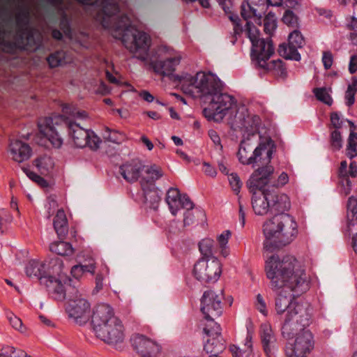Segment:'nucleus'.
<instances>
[{
  "mask_svg": "<svg viewBox=\"0 0 357 357\" xmlns=\"http://www.w3.org/2000/svg\"><path fill=\"white\" fill-rule=\"evenodd\" d=\"M265 271L271 289L280 291L275 298L276 312H286L281 327V334L287 340L285 357H308L315 345L314 335L307 328L312 321V308L309 303L282 292L285 289L297 295L306 292L310 287V277L293 255L271 256L266 261Z\"/></svg>",
  "mask_w": 357,
  "mask_h": 357,
  "instance_id": "obj_1",
  "label": "nucleus"
},
{
  "mask_svg": "<svg viewBox=\"0 0 357 357\" xmlns=\"http://www.w3.org/2000/svg\"><path fill=\"white\" fill-rule=\"evenodd\" d=\"M118 10L116 3L107 0L103 3L101 12L96 15V21L105 29H109L114 38L121 40L134 57L144 61H147L151 44L150 36L132 26L126 16L115 20L112 26L111 23L114 20V15Z\"/></svg>",
  "mask_w": 357,
  "mask_h": 357,
  "instance_id": "obj_2",
  "label": "nucleus"
},
{
  "mask_svg": "<svg viewBox=\"0 0 357 357\" xmlns=\"http://www.w3.org/2000/svg\"><path fill=\"white\" fill-rule=\"evenodd\" d=\"M264 249L272 251L292 242L298 234L297 224L287 213L275 214L263 222Z\"/></svg>",
  "mask_w": 357,
  "mask_h": 357,
  "instance_id": "obj_3",
  "label": "nucleus"
},
{
  "mask_svg": "<svg viewBox=\"0 0 357 357\" xmlns=\"http://www.w3.org/2000/svg\"><path fill=\"white\" fill-rule=\"evenodd\" d=\"M62 112L63 116L45 117L40 119L38 124L40 133L51 143L53 147L56 149L61 148L63 143V138L61 133L62 122L66 120V123L68 125L69 121L73 122L71 119H84L87 117V113L85 111L79 110L73 105H63Z\"/></svg>",
  "mask_w": 357,
  "mask_h": 357,
  "instance_id": "obj_4",
  "label": "nucleus"
},
{
  "mask_svg": "<svg viewBox=\"0 0 357 357\" xmlns=\"http://www.w3.org/2000/svg\"><path fill=\"white\" fill-rule=\"evenodd\" d=\"M222 89L221 81L212 73L199 72L195 76L184 77L181 79V89L185 93L205 101H209Z\"/></svg>",
  "mask_w": 357,
  "mask_h": 357,
  "instance_id": "obj_5",
  "label": "nucleus"
},
{
  "mask_svg": "<svg viewBox=\"0 0 357 357\" xmlns=\"http://www.w3.org/2000/svg\"><path fill=\"white\" fill-rule=\"evenodd\" d=\"M273 150L265 144L257 146L249 137L243 139L239 145L237 157L243 165H256L259 162H270L272 159Z\"/></svg>",
  "mask_w": 357,
  "mask_h": 357,
  "instance_id": "obj_6",
  "label": "nucleus"
},
{
  "mask_svg": "<svg viewBox=\"0 0 357 357\" xmlns=\"http://www.w3.org/2000/svg\"><path fill=\"white\" fill-rule=\"evenodd\" d=\"M165 201L169 206L172 215H176L181 208H185L183 224L188 226L195 222V217L203 216L200 211H192L194 204L190 199L186 195H181L178 188H171L166 194Z\"/></svg>",
  "mask_w": 357,
  "mask_h": 357,
  "instance_id": "obj_7",
  "label": "nucleus"
},
{
  "mask_svg": "<svg viewBox=\"0 0 357 357\" xmlns=\"http://www.w3.org/2000/svg\"><path fill=\"white\" fill-rule=\"evenodd\" d=\"M208 102V107L205 108L203 113L208 120L215 121L222 120L225 114L236 106L235 98L227 93H222V91L217 93Z\"/></svg>",
  "mask_w": 357,
  "mask_h": 357,
  "instance_id": "obj_8",
  "label": "nucleus"
},
{
  "mask_svg": "<svg viewBox=\"0 0 357 357\" xmlns=\"http://www.w3.org/2000/svg\"><path fill=\"white\" fill-rule=\"evenodd\" d=\"M156 53L162 60L153 64L154 71L163 76L172 75L181 62V54L174 48L167 45H160Z\"/></svg>",
  "mask_w": 357,
  "mask_h": 357,
  "instance_id": "obj_9",
  "label": "nucleus"
},
{
  "mask_svg": "<svg viewBox=\"0 0 357 357\" xmlns=\"http://www.w3.org/2000/svg\"><path fill=\"white\" fill-rule=\"evenodd\" d=\"M63 261L59 258H53L45 261L32 260L25 268L28 277L36 278L43 284L50 274H59L61 272Z\"/></svg>",
  "mask_w": 357,
  "mask_h": 357,
  "instance_id": "obj_10",
  "label": "nucleus"
},
{
  "mask_svg": "<svg viewBox=\"0 0 357 357\" xmlns=\"http://www.w3.org/2000/svg\"><path fill=\"white\" fill-rule=\"evenodd\" d=\"M193 273L202 283H213L222 273V265L216 257L202 258L195 264Z\"/></svg>",
  "mask_w": 357,
  "mask_h": 357,
  "instance_id": "obj_11",
  "label": "nucleus"
},
{
  "mask_svg": "<svg viewBox=\"0 0 357 357\" xmlns=\"http://www.w3.org/2000/svg\"><path fill=\"white\" fill-rule=\"evenodd\" d=\"M68 127L75 146L77 148L88 146L93 151L100 148L102 141L93 131L84 129L77 123L71 121L68 123Z\"/></svg>",
  "mask_w": 357,
  "mask_h": 357,
  "instance_id": "obj_12",
  "label": "nucleus"
},
{
  "mask_svg": "<svg viewBox=\"0 0 357 357\" xmlns=\"http://www.w3.org/2000/svg\"><path fill=\"white\" fill-rule=\"evenodd\" d=\"M270 162H259L261 165L256 169L250 176L247 186L249 191L254 190H270L269 187L271 185L274 178L275 169Z\"/></svg>",
  "mask_w": 357,
  "mask_h": 357,
  "instance_id": "obj_13",
  "label": "nucleus"
},
{
  "mask_svg": "<svg viewBox=\"0 0 357 357\" xmlns=\"http://www.w3.org/2000/svg\"><path fill=\"white\" fill-rule=\"evenodd\" d=\"M222 298L221 292L217 293L209 290L204 293L201 300V310L206 319L208 321V324L222 314Z\"/></svg>",
  "mask_w": 357,
  "mask_h": 357,
  "instance_id": "obj_14",
  "label": "nucleus"
},
{
  "mask_svg": "<svg viewBox=\"0 0 357 357\" xmlns=\"http://www.w3.org/2000/svg\"><path fill=\"white\" fill-rule=\"evenodd\" d=\"M134 351L139 357H156L161 351L160 345L142 334H135L130 339Z\"/></svg>",
  "mask_w": 357,
  "mask_h": 357,
  "instance_id": "obj_15",
  "label": "nucleus"
},
{
  "mask_svg": "<svg viewBox=\"0 0 357 357\" xmlns=\"http://www.w3.org/2000/svg\"><path fill=\"white\" fill-rule=\"evenodd\" d=\"M119 318L115 314L113 307L106 303L98 305L91 317V323L95 333L104 328L110 326L112 322H115Z\"/></svg>",
  "mask_w": 357,
  "mask_h": 357,
  "instance_id": "obj_16",
  "label": "nucleus"
},
{
  "mask_svg": "<svg viewBox=\"0 0 357 357\" xmlns=\"http://www.w3.org/2000/svg\"><path fill=\"white\" fill-rule=\"evenodd\" d=\"M205 334L208 339L204 348L208 353L213 354V357L217 356L215 354L224 350L225 345V341L220 333V326L214 321H211L206 324L204 328Z\"/></svg>",
  "mask_w": 357,
  "mask_h": 357,
  "instance_id": "obj_17",
  "label": "nucleus"
},
{
  "mask_svg": "<svg viewBox=\"0 0 357 357\" xmlns=\"http://www.w3.org/2000/svg\"><path fill=\"white\" fill-rule=\"evenodd\" d=\"M305 43L304 38L298 30H294L289 33L288 37V45L282 44L278 47L279 54L287 59L299 61L301 55L298 52Z\"/></svg>",
  "mask_w": 357,
  "mask_h": 357,
  "instance_id": "obj_18",
  "label": "nucleus"
},
{
  "mask_svg": "<svg viewBox=\"0 0 357 357\" xmlns=\"http://www.w3.org/2000/svg\"><path fill=\"white\" fill-rule=\"evenodd\" d=\"M95 334L98 338L112 346L122 343L125 339L124 326L120 319Z\"/></svg>",
  "mask_w": 357,
  "mask_h": 357,
  "instance_id": "obj_19",
  "label": "nucleus"
},
{
  "mask_svg": "<svg viewBox=\"0 0 357 357\" xmlns=\"http://www.w3.org/2000/svg\"><path fill=\"white\" fill-rule=\"evenodd\" d=\"M69 317L78 324H86L91 316L90 303L84 298L70 301L67 307Z\"/></svg>",
  "mask_w": 357,
  "mask_h": 357,
  "instance_id": "obj_20",
  "label": "nucleus"
},
{
  "mask_svg": "<svg viewBox=\"0 0 357 357\" xmlns=\"http://www.w3.org/2000/svg\"><path fill=\"white\" fill-rule=\"evenodd\" d=\"M234 130H239L248 135L254 134L258 129L259 118L257 116L245 115L243 112L238 113L234 120L230 122Z\"/></svg>",
  "mask_w": 357,
  "mask_h": 357,
  "instance_id": "obj_21",
  "label": "nucleus"
},
{
  "mask_svg": "<svg viewBox=\"0 0 357 357\" xmlns=\"http://www.w3.org/2000/svg\"><path fill=\"white\" fill-rule=\"evenodd\" d=\"M268 0H245L241 5V16L248 20L256 17L259 25L261 24V17L267 9Z\"/></svg>",
  "mask_w": 357,
  "mask_h": 357,
  "instance_id": "obj_22",
  "label": "nucleus"
},
{
  "mask_svg": "<svg viewBox=\"0 0 357 357\" xmlns=\"http://www.w3.org/2000/svg\"><path fill=\"white\" fill-rule=\"evenodd\" d=\"M145 165L139 159H133L122 164L119 173L128 183H132L142 179Z\"/></svg>",
  "mask_w": 357,
  "mask_h": 357,
  "instance_id": "obj_23",
  "label": "nucleus"
},
{
  "mask_svg": "<svg viewBox=\"0 0 357 357\" xmlns=\"http://www.w3.org/2000/svg\"><path fill=\"white\" fill-rule=\"evenodd\" d=\"M273 53L274 48L270 40L262 39L252 45V57L259 67L265 66L266 62Z\"/></svg>",
  "mask_w": 357,
  "mask_h": 357,
  "instance_id": "obj_24",
  "label": "nucleus"
},
{
  "mask_svg": "<svg viewBox=\"0 0 357 357\" xmlns=\"http://www.w3.org/2000/svg\"><path fill=\"white\" fill-rule=\"evenodd\" d=\"M63 266L61 267V272L59 274H50L46 281L43 283L53 294L55 299L61 300L65 298L64 284L68 280V277L63 271Z\"/></svg>",
  "mask_w": 357,
  "mask_h": 357,
  "instance_id": "obj_25",
  "label": "nucleus"
},
{
  "mask_svg": "<svg viewBox=\"0 0 357 357\" xmlns=\"http://www.w3.org/2000/svg\"><path fill=\"white\" fill-rule=\"evenodd\" d=\"M8 152L11 159L17 163L28 160L32 155V149L29 144L20 139L10 141Z\"/></svg>",
  "mask_w": 357,
  "mask_h": 357,
  "instance_id": "obj_26",
  "label": "nucleus"
},
{
  "mask_svg": "<svg viewBox=\"0 0 357 357\" xmlns=\"http://www.w3.org/2000/svg\"><path fill=\"white\" fill-rule=\"evenodd\" d=\"M252 194V206L257 215H266L271 213L270 190L250 191Z\"/></svg>",
  "mask_w": 357,
  "mask_h": 357,
  "instance_id": "obj_27",
  "label": "nucleus"
},
{
  "mask_svg": "<svg viewBox=\"0 0 357 357\" xmlns=\"http://www.w3.org/2000/svg\"><path fill=\"white\" fill-rule=\"evenodd\" d=\"M260 337L264 350L268 357H274L277 351V339L273 331L271 325L265 322L260 326Z\"/></svg>",
  "mask_w": 357,
  "mask_h": 357,
  "instance_id": "obj_28",
  "label": "nucleus"
},
{
  "mask_svg": "<svg viewBox=\"0 0 357 357\" xmlns=\"http://www.w3.org/2000/svg\"><path fill=\"white\" fill-rule=\"evenodd\" d=\"M220 6L222 8L225 13L229 19L233 22V33L231 35V43L234 45L237 40V36L243 32L242 26L240 24V19L237 14L233 12V4L231 0H216Z\"/></svg>",
  "mask_w": 357,
  "mask_h": 357,
  "instance_id": "obj_29",
  "label": "nucleus"
},
{
  "mask_svg": "<svg viewBox=\"0 0 357 357\" xmlns=\"http://www.w3.org/2000/svg\"><path fill=\"white\" fill-rule=\"evenodd\" d=\"M271 213L275 214L285 213L290 208V201L287 195L278 194L274 190H270Z\"/></svg>",
  "mask_w": 357,
  "mask_h": 357,
  "instance_id": "obj_30",
  "label": "nucleus"
},
{
  "mask_svg": "<svg viewBox=\"0 0 357 357\" xmlns=\"http://www.w3.org/2000/svg\"><path fill=\"white\" fill-rule=\"evenodd\" d=\"M143 191V203L146 208L156 210L160 202V197L155 185L142 186Z\"/></svg>",
  "mask_w": 357,
  "mask_h": 357,
  "instance_id": "obj_31",
  "label": "nucleus"
},
{
  "mask_svg": "<svg viewBox=\"0 0 357 357\" xmlns=\"http://www.w3.org/2000/svg\"><path fill=\"white\" fill-rule=\"evenodd\" d=\"M143 172L144 174H142L140 180L141 186L155 185V181L163 176L161 167L156 165H145Z\"/></svg>",
  "mask_w": 357,
  "mask_h": 357,
  "instance_id": "obj_32",
  "label": "nucleus"
},
{
  "mask_svg": "<svg viewBox=\"0 0 357 357\" xmlns=\"http://www.w3.org/2000/svg\"><path fill=\"white\" fill-rule=\"evenodd\" d=\"M33 165L38 169L41 174H48L54 167L53 159L47 155L36 158L33 160Z\"/></svg>",
  "mask_w": 357,
  "mask_h": 357,
  "instance_id": "obj_33",
  "label": "nucleus"
},
{
  "mask_svg": "<svg viewBox=\"0 0 357 357\" xmlns=\"http://www.w3.org/2000/svg\"><path fill=\"white\" fill-rule=\"evenodd\" d=\"M96 268V266L91 260L89 264L86 263V260H83L79 264L73 266L71 268L70 273L73 278L80 279L86 273L94 275Z\"/></svg>",
  "mask_w": 357,
  "mask_h": 357,
  "instance_id": "obj_34",
  "label": "nucleus"
},
{
  "mask_svg": "<svg viewBox=\"0 0 357 357\" xmlns=\"http://www.w3.org/2000/svg\"><path fill=\"white\" fill-rule=\"evenodd\" d=\"M54 227L59 236H64L68 230V220L66 213L63 209L58 210L54 219Z\"/></svg>",
  "mask_w": 357,
  "mask_h": 357,
  "instance_id": "obj_35",
  "label": "nucleus"
},
{
  "mask_svg": "<svg viewBox=\"0 0 357 357\" xmlns=\"http://www.w3.org/2000/svg\"><path fill=\"white\" fill-rule=\"evenodd\" d=\"M50 249L51 252L61 256H70L74 253L72 245L65 241L54 242L50 245Z\"/></svg>",
  "mask_w": 357,
  "mask_h": 357,
  "instance_id": "obj_36",
  "label": "nucleus"
},
{
  "mask_svg": "<svg viewBox=\"0 0 357 357\" xmlns=\"http://www.w3.org/2000/svg\"><path fill=\"white\" fill-rule=\"evenodd\" d=\"M231 236V233L229 230L224 231L221 234L217 237L220 255L226 258L229 255V249L228 247V242Z\"/></svg>",
  "mask_w": 357,
  "mask_h": 357,
  "instance_id": "obj_37",
  "label": "nucleus"
},
{
  "mask_svg": "<svg viewBox=\"0 0 357 357\" xmlns=\"http://www.w3.org/2000/svg\"><path fill=\"white\" fill-rule=\"evenodd\" d=\"M260 68L273 71L275 75L279 77H285L287 75L286 69L280 59L273 60L269 62L267 61L266 62V66H261Z\"/></svg>",
  "mask_w": 357,
  "mask_h": 357,
  "instance_id": "obj_38",
  "label": "nucleus"
},
{
  "mask_svg": "<svg viewBox=\"0 0 357 357\" xmlns=\"http://www.w3.org/2000/svg\"><path fill=\"white\" fill-rule=\"evenodd\" d=\"M347 156L352 159L357 155V133L351 131L346 149Z\"/></svg>",
  "mask_w": 357,
  "mask_h": 357,
  "instance_id": "obj_39",
  "label": "nucleus"
},
{
  "mask_svg": "<svg viewBox=\"0 0 357 357\" xmlns=\"http://www.w3.org/2000/svg\"><path fill=\"white\" fill-rule=\"evenodd\" d=\"M347 218L350 222H357V199L351 196L347 202Z\"/></svg>",
  "mask_w": 357,
  "mask_h": 357,
  "instance_id": "obj_40",
  "label": "nucleus"
},
{
  "mask_svg": "<svg viewBox=\"0 0 357 357\" xmlns=\"http://www.w3.org/2000/svg\"><path fill=\"white\" fill-rule=\"evenodd\" d=\"M357 91V79L354 78L351 84H350L345 93L346 103L348 106H351L355 102V94Z\"/></svg>",
  "mask_w": 357,
  "mask_h": 357,
  "instance_id": "obj_41",
  "label": "nucleus"
},
{
  "mask_svg": "<svg viewBox=\"0 0 357 357\" xmlns=\"http://www.w3.org/2000/svg\"><path fill=\"white\" fill-rule=\"evenodd\" d=\"M264 31L272 35L277 28V20L275 15L269 13L264 20Z\"/></svg>",
  "mask_w": 357,
  "mask_h": 357,
  "instance_id": "obj_42",
  "label": "nucleus"
},
{
  "mask_svg": "<svg viewBox=\"0 0 357 357\" xmlns=\"http://www.w3.org/2000/svg\"><path fill=\"white\" fill-rule=\"evenodd\" d=\"M65 59V52L63 51H59L52 54L47 58V61L51 68H55L64 63L66 62Z\"/></svg>",
  "mask_w": 357,
  "mask_h": 357,
  "instance_id": "obj_43",
  "label": "nucleus"
},
{
  "mask_svg": "<svg viewBox=\"0 0 357 357\" xmlns=\"http://www.w3.org/2000/svg\"><path fill=\"white\" fill-rule=\"evenodd\" d=\"M283 22L289 26L297 28L299 25L298 16L291 10L287 9L282 17Z\"/></svg>",
  "mask_w": 357,
  "mask_h": 357,
  "instance_id": "obj_44",
  "label": "nucleus"
},
{
  "mask_svg": "<svg viewBox=\"0 0 357 357\" xmlns=\"http://www.w3.org/2000/svg\"><path fill=\"white\" fill-rule=\"evenodd\" d=\"M214 242L211 238H204L199 243V248L202 254L206 257L213 255Z\"/></svg>",
  "mask_w": 357,
  "mask_h": 357,
  "instance_id": "obj_45",
  "label": "nucleus"
},
{
  "mask_svg": "<svg viewBox=\"0 0 357 357\" xmlns=\"http://www.w3.org/2000/svg\"><path fill=\"white\" fill-rule=\"evenodd\" d=\"M316 98L326 105H331L333 99L330 96L329 91L326 88H317L313 90Z\"/></svg>",
  "mask_w": 357,
  "mask_h": 357,
  "instance_id": "obj_46",
  "label": "nucleus"
},
{
  "mask_svg": "<svg viewBox=\"0 0 357 357\" xmlns=\"http://www.w3.org/2000/svg\"><path fill=\"white\" fill-rule=\"evenodd\" d=\"M245 33L251 41L252 45L262 40V38H259V31L250 22H248L246 24Z\"/></svg>",
  "mask_w": 357,
  "mask_h": 357,
  "instance_id": "obj_47",
  "label": "nucleus"
},
{
  "mask_svg": "<svg viewBox=\"0 0 357 357\" xmlns=\"http://www.w3.org/2000/svg\"><path fill=\"white\" fill-rule=\"evenodd\" d=\"M105 131L106 133L105 134L104 138L109 142L119 144L125 139L124 135L116 130H112L109 128H106Z\"/></svg>",
  "mask_w": 357,
  "mask_h": 357,
  "instance_id": "obj_48",
  "label": "nucleus"
},
{
  "mask_svg": "<svg viewBox=\"0 0 357 357\" xmlns=\"http://www.w3.org/2000/svg\"><path fill=\"white\" fill-rule=\"evenodd\" d=\"M22 171L26 174V175L33 181L36 183L38 185L42 188H47L48 186V183L46 180H45L43 177L38 175L35 172L31 171L27 167H22Z\"/></svg>",
  "mask_w": 357,
  "mask_h": 357,
  "instance_id": "obj_49",
  "label": "nucleus"
},
{
  "mask_svg": "<svg viewBox=\"0 0 357 357\" xmlns=\"http://www.w3.org/2000/svg\"><path fill=\"white\" fill-rule=\"evenodd\" d=\"M228 179L234 192L236 194H238L242 186V182L239 176L236 174L232 173L229 176Z\"/></svg>",
  "mask_w": 357,
  "mask_h": 357,
  "instance_id": "obj_50",
  "label": "nucleus"
},
{
  "mask_svg": "<svg viewBox=\"0 0 357 357\" xmlns=\"http://www.w3.org/2000/svg\"><path fill=\"white\" fill-rule=\"evenodd\" d=\"M331 144L335 150H339L342 146V139L341 134L337 130H334L331 134Z\"/></svg>",
  "mask_w": 357,
  "mask_h": 357,
  "instance_id": "obj_51",
  "label": "nucleus"
},
{
  "mask_svg": "<svg viewBox=\"0 0 357 357\" xmlns=\"http://www.w3.org/2000/svg\"><path fill=\"white\" fill-rule=\"evenodd\" d=\"M8 319L9 320V322L12 327L15 328V330H17L22 333L24 332V330L23 328V324L22 320L16 317L15 315L11 314L10 316L8 317Z\"/></svg>",
  "mask_w": 357,
  "mask_h": 357,
  "instance_id": "obj_52",
  "label": "nucleus"
},
{
  "mask_svg": "<svg viewBox=\"0 0 357 357\" xmlns=\"http://www.w3.org/2000/svg\"><path fill=\"white\" fill-rule=\"evenodd\" d=\"M289 181V176L286 172H282L275 181H272L271 185L280 188L286 185Z\"/></svg>",
  "mask_w": 357,
  "mask_h": 357,
  "instance_id": "obj_53",
  "label": "nucleus"
},
{
  "mask_svg": "<svg viewBox=\"0 0 357 357\" xmlns=\"http://www.w3.org/2000/svg\"><path fill=\"white\" fill-rule=\"evenodd\" d=\"M322 62L324 68L328 70L331 68L333 62V57L330 52H324L322 56Z\"/></svg>",
  "mask_w": 357,
  "mask_h": 357,
  "instance_id": "obj_54",
  "label": "nucleus"
},
{
  "mask_svg": "<svg viewBox=\"0 0 357 357\" xmlns=\"http://www.w3.org/2000/svg\"><path fill=\"white\" fill-rule=\"evenodd\" d=\"M0 357H18L15 354V349L10 346L3 347L0 352Z\"/></svg>",
  "mask_w": 357,
  "mask_h": 357,
  "instance_id": "obj_55",
  "label": "nucleus"
},
{
  "mask_svg": "<svg viewBox=\"0 0 357 357\" xmlns=\"http://www.w3.org/2000/svg\"><path fill=\"white\" fill-rule=\"evenodd\" d=\"M256 306L257 310L264 315H267V310L266 303L260 294L257 296V303Z\"/></svg>",
  "mask_w": 357,
  "mask_h": 357,
  "instance_id": "obj_56",
  "label": "nucleus"
},
{
  "mask_svg": "<svg viewBox=\"0 0 357 357\" xmlns=\"http://www.w3.org/2000/svg\"><path fill=\"white\" fill-rule=\"evenodd\" d=\"M331 123L332 125L335 128H340L341 126H342V121L340 120V118L339 116V115L334 112V113H332L331 115Z\"/></svg>",
  "mask_w": 357,
  "mask_h": 357,
  "instance_id": "obj_57",
  "label": "nucleus"
},
{
  "mask_svg": "<svg viewBox=\"0 0 357 357\" xmlns=\"http://www.w3.org/2000/svg\"><path fill=\"white\" fill-rule=\"evenodd\" d=\"M203 167H204V173L209 176H211V177H214L216 175V170L215 169L214 167H213L212 166H211L207 162H204L203 164Z\"/></svg>",
  "mask_w": 357,
  "mask_h": 357,
  "instance_id": "obj_58",
  "label": "nucleus"
},
{
  "mask_svg": "<svg viewBox=\"0 0 357 357\" xmlns=\"http://www.w3.org/2000/svg\"><path fill=\"white\" fill-rule=\"evenodd\" d=\"M104 278H105V275L102 273H97L95 280H96V289L98 291L102 289Z\"/></svg>",
  "mask_w": 357,
  "mask_h": 357,
  "instance_id": "obj_59",
  "label": "nucleus"
},
{
  "mask_svg": "<svg viewBox=\"0 0 357 357\" xmlns=\"http://www.w3.org/2000/svg\"><path fill=\"white\" fill-rule=\"evenodd\" d=\"M298 6V2L296 0H283V5L281 6L286 10L287 9L296 8Z\"/></svg>",
  "mask_w": 357,
  "mask_h": 357,
  "instance_id": "obj_60",
  "label": "nucleus"
},
{
  "mask_svg": "<svg viewBox=\"0 0 357 357\" xmlns=\"http://www.w3.org/2000/svg\"><path fill=\"white\" fill-rule=\"evenodd\" d=\"M349 72L353 74L357 70V56L353 55L351 56L349 65Z\"/></svg>",
  "mask_w": 357,
  "mask_h": 357,
  "instance_id": "obj_61",
  "label": "nucleus"
},
{
  "mask_svg": "<svg viewBox=\"0 0 357 357\" xmlns=\"http://www.w3.org/2000/svg\"><path fill=\"white\" fill-rule=\"evenodd\" d=\"M347 171V162L346 160H343L340 163V167L339 169V174L342 177H347L348 176Z\"/></svg>",
  "mask_w": 357,
  "mask_h": 357,
  "instance_id": "obj_62",
  "label": "nucleus"
},
{
  "mask_svg": "<svg viewBox=\"0 0 357 357\" xmlns=\"http://www.w3.org/2000/svg\"><path fill=\"white\" fill-rule=\"evenodd\" d=\"M208 135L215 145H220V138L216 131L211 130L208 132Z\"/></svg>",
  "mask_w": 357,
  "mask_h": 357,
  "instance_id": "obj_63",
  "label": "nucleus"
},
{
  "mask_svg": "<svg viewBox=\"0 0 357 357\" xmlns=\"http://www.w3.org/2000/svg\"><path fill=\"white\" fill-rule=\"evenodd\" d=\"M348 176H350L351 177L357 176V163L354 161L351 162L349 165Z\"/></svg>",
  "mask_w": 357,
  "mask_h": 357,
  "instance_id": "obj_64",
  "label": "nucleus"
}]
</instances>
